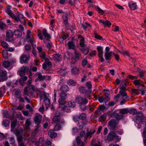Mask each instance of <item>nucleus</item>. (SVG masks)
Here are the masks:
<instances>
[{
	"instance_id": "6e6552de",
	"label": "nucleus",
	"mask_w": 146,
	"mask_h": 146,
	"mask_svg": "<svg viewBox=\"0 0 146 146\" xmlns=\"http://www.w3.org/2000/svg\"><path fill=\"white\" fill-rule=\"evenodd\" d=\"M1 45L7 51L12 52L15 49L12 47H9V45L5 41H3L1 43Z\"/></svg>"
},
{
	"instance_id": "4be33fe9",
	"label": "nucleus",
	"mask_w": 146,
	"mask_h": 146,
	"mask_svg": "<svg viewBox=\"0 0 146 146\" xmlns=\"http://www.w3.org/2000/svg\"><path fill=\"white\" fill-rule=\"evenodd\" d=\"M48 135L51 138H55L57 136V133L52 130H50L49 131Z\"/></svg>"
},
{
	"instance_id": "b1692460",
	"label": "nucleus",
	"mask_w": 146,
	"mask_h": 146,
	"mask_svg": "<svg viewBox=\"0 0 146 146\" xmlns=\"http://www.w3.org/2000/svg\"><path fill=\"white\" fill-rule=\"evenodd\" d=\"M76 141L77 144L78 145L80 146H84V143L82 142L81 140V138L80 136H78L76 139Z\"/></svg>"
},
{
	"instance_id": "0eeeda50",
	"label": "nucleus",
	"mask_w": 146,
	"mask_h": 146,
	"mask_svg": "<svg viewBox=\"0 0 146 146\" xmlns=\"http://www.w3.org/2000/svg\"><path fill=\"white\" fill-rule=\"evenodd\" d=\"M111 116L113 117H115L119 123V121L123 119L124 116L122 115H120L117 113L113 112L112 113Z\"/></svg>"
},
{
	"instance_id": "2eb2a0df",
	"label": "nucleus",
	"mask_w": 146,
	"mask_h": 146,
	"mask_svg": "<svg viewBox=\"0 0 146 146\" xmlns=\"http://www.w3.org/2000/svg\"><path fill=\"white\" fill-rule=\"evenodd\" d=\"M42 34L44 37V38L46 40H48L50 38V36L47 33L46 30L45 29H43Z\"/></svg>"
},
{
	"instance_id": "49530a36",
	"label": "nucleus",
	"mask_w": 146,
	"mask_h": 146,
	"mask_svg": "<svg viewBox=\"0 0 146 146\" xmlns=\"http://www.w3.org/2000/svg\"><path fill=\"white\" fill-rule=\"evenodd\" d=\"M17 125V120H14L11 122V130L13 131V129H14Z\"/></svg>"
},
{
	"instance_id": "8fccbe9b",
	"label": "nucleus",
	"mask_w": 146,
	"mask_h": 146,
	"mask_svg": "<svg viewBox=\"0 0 146 146\" xmlns=\"http://www.w3.org/2000/svg\"><path fill=\"white\" fill-rule=\"evenodd\" d=\"M7 51L5 50L3 51L2 54L3 57L5 59H7L8 58V53L7 52Z\"/></svg>"
},
{
	"instance_id": "5fc2aeb1",
	"label": "nucleus",
	"mask_w": 146,
	"mask_h": 146,
	"mask_svg": "<svg viewBox=\"0 0 146 146\" xmlns=\"http://www.w3.org/2000/svg\"><path fill=\"white\" fill-rule=\"evenodd\" d=\"M40 56L41 58L45 59V60H48V59L46 58V55L45 53L43 52H41L40 54Z\"/></svg>"
},
{
	"instance_id": "a19ab883",
	"label": "nucleus",
	"mask_w": 146,
	"mask_h": 146,
	"mask_svg": "<svg viewBox=\"0 0 146 146\" xmlns=\"http://www.w3.org/2000/svg\"><path fill=\"white\" fill-rule=\"evenodd\" d=\"M68 84L70 86H74L76 84V82L72 79H69L67 81Z\"/></svg>"
},
{
	"instance_id": "5701e85b",
	"label": "nucleus",
	"mask_w": 146,
	"mask_h": 146,
	"mask_svg": "<svg viewBox=\"0 0 146 146\" xmlns=\"http://www.w3.org/2000/svg\"><path fill=\"white\" fill-rule=\"evenodd\" d=\"M36 74L37 76V78L40 81H43L45 79L46 76H42L41 73L37 72Z\"/></svg>"
},
{
	"instance_id": "20e7f679",
	"label": "nucleus",
	"mask_w": 146,
	"mask_h": 146,
	"mask_svg": "<svg viewBox=\"0 0 146 146\" xmlns=\"http://www.w3.org/2000/svg\"><path fill=\"white\" fill-rule=\"evenodd\" d=\"M60 98L59 99L58 102L60 105H63L66 103V99L67 97L66 94L64 93H60Z\"/></svg>"
},
{
	"instance_id": "6ab92c4d",
	"label": "nucleus",
	"mask_w": 146,
	"mask_h": 146,
	"mask_svg": "<svg viewBox=\"0 0 146 146\" xmlns=\"http://www.w3.org/2000/svg\"><path fill=\"white\" fill-rule=\"evenodd\" d=\"M68 14L67 13H64L62 17L63 21L66 25H68Z\"/></svg>"
},
{
	"instance_id": "473e14b6",
	"label": "nucleus",
	"mask_w": 146,
	"mask_h": 146,
	"mask_svg": "<svg viewBox=\"0 0 146 146\" xmlns=\"http://www.w3.org/2000/svg\"><path fill=\"white\" fill-rule=\"evenodd\" d=\"M68 46L69 49H74L75 47L74 44L71 41L69 42L68 43Z\"/></svg>"
},
{
	"instance_id": "603ef678",
	"label": "nucleus",
	"mask_w": 146,
	"mask_h": 146,
	"mask_svg": "<svg viewBox=\"0 0 146 146\" xmlns=\"http://www.w3.org/2000/svg\"><path fill=\"white\" fill-rule=\"evenodd\" d=\"M86 104H80V107L81 110L84 111L86 110L87 107L85 105Z\"/></svg>"
},
{
	"instance_id": "c85d7f7f",
	"label": "nucleus",
	"mask_w": 146,
	"mask_h": 146,
	"mask_svg": "<svg viewBox=\"0 0 146 146\" xmlns=\"http://www.w3.org/2000/svg\"><path fill=\"white\" fill-rule=\"evenodd\" d=\"M31 125V122L29 119H27L25 124V128L26 130H28Z\"/></svg>"
},
{
	"instance_id": "680f3d73",
	"label": "nucleus",
	"mask_w": 146,
	"mask_h": 146,
	"mask_svg": "<svg viewBox=\"0 0 146 146\" xmlns=\"http://www.w3.org/2000/svg\"><path fill=\"white\" fill-rule=\"evenodd\" d=\"M40 144H42L41 146L42 145L45 143V142L44 141V138L42 137L40 138L38 141Z\"/></svg>"
},
{
	"instance_id": "7c9ffc66",
	"label": "nucleus",
	"mask_w": 146,
	"mask_h": 146,
	"mask_svg": "<svg viewBox=\"0 0 146 146\" xmlns=\"http://www.w3.org/2000/svg\"><path fill=\"white\" fill-rule=\"evenodd\" d=\"M36 92L37 96L40 98V100L41 101L42 100L43 94L44 92L39 90L37 91Z\"/></svg>"
},
{
	"instance_id": "ea45409f",
	"label": "nucleus",
	"mask_w": 146,
	"mask_h": 146,
	"mask_svg": "<svg viewBox=\"0 0 146 146\" xmlns=\"http://www.w3.org/2000/svg\"><path fill=\"white\" fill-rule=\"evenodd\" d=\"M74 54L76 58L79 60L81 56V54L79 53L78 51L75 50L74 51Z\"/></svg>"
},
{
	"instance_id": "f8f14e48",
	"label": "nucleus",
	"mask_w": 146,
	"mask_h": 146,
	"mask_svg": "<svg viewBox=\"0 0 146 146\" xmlns=\"http://www.w3.org/2000/svg\"><path fill=\"white\" fill-rule=\"evenodd\" d=\"M52 58L56 61L59 62L61 60L62 56L60 54H55L52 55Z\"/></svg>"
},
{
	"instance_id": "a18cd8bd",
	"label": "nucleus",
	"mask_w": 146,
	"mask_h": 146,
	"mask_svg": "<svg viewBox=\"0 0 146 146\" xmlns=\"http://www.w3.org/2000/svg\"><path fill=\"white\" fill-rule=\"evenodd\" d=\"M3 65L5 68H7L10 66V63L7 61H5L3 62Z\"/></svg>"
},
{
	"instance_id": "f3484780",
	"label": "nucleus",
	"mask_w": 146,
	"mask_h": 146,
	"mask_svg": "<svg viewBox=\"0 0 146 146\" xmlns=\"http://www.w3.org/2000/svg\"><path fill=\"white\" fill-rule=\"evenodd\" d=\"M43 40L47 48L49 50L50 49L52 46V43L49 40H47L45 39H44Z\"/></svg>"
},
{
	"instance_id": "09e8293b",
	"label": "nucleus",
	"mask_w": 146,
	"mask_h": 146,
	"mask_svg": "<svg viewBox=\"0 0 146 146\" xmlns=\"http://www.w3.org/2000/svg\"><path fill=\"white\" fill-rule=\"evenodd\" d=\"M6 12L10 16H14V14L11 11L9 8H7L6 10Z\"/></svg>"
},
{
	"instance_id": "4c0bfd02",
	"label": "nucleus",
	"mask_w": 146,
	"mask_h": 146,
	"mask_svg": "<svg viewBox=\"0 0 146 146\" xmlns=\"http://www.w3.org/2000/svg\"><path fill=\"white\" fill-rule=\"evenodd\" d=\"M61 110L64 112H68L70 111V108L68 106H64L62 108Z\"/></svg>"
},
{
	"instance_id": "ddd939ff",
	"label": "nucleus",
	"mask_w": 146,
	"mask_h": 146,
	"mask_svg": "<svg viewBox=\"0 0 146 146\" xmlns=\"http://www.w3.org/2000/svg\"><path fill=\"white\" fill-rule=\"evenodd\" d=\"M128 82L127 79L123 80L121 81V84L120 86V89L125 90Z\"/></svg>"
},
{
	"instance_id": "9d476101",
	"label": "nucleus",
	"mask_w": 146,
	"mask_h": 146,
	"mask_svg": "<svg viewBox=\"0 0 146 146\" xmlns=\"http://www.w3.org/2000/svg\"><path fill=\"white\" fill-rule=\"evenodd\" d=\"M117 137V135L113 131H111L109 133L107 137L108 140L111 141Z\"/></svg>"
},
{
	"instance_id": "338daca9",
	"label": "nucleus",
	"mask_w": 146,
	"mask_h": 146,
	"mask_svg": "<svg viewBox=\"0 0 146 146\" xmlns=\"http://www.w3.org/2000/svg\"><path fill=\"white\" fill-rule=\"evenodd\" d=\"M59 73L62 76H64L66 74V70L64 69H60L59 70Z\"/></svg>"
},
{
	"instance_id": "aec40b11",
	"label": "nucleus",
	"mask_w": 146,
	"mask_h": 146,
	"mask_svg": "<svg viewBox=\"0 0 146 146\" xmlns=\"http://www.w3.org/2000/svg\"><path fill=\"white\" fill-rule=\"evenodd\" d=\"M98 21L100 23H103L105 26L109 27L111 25L110 22L108 20L104 21L103 20H99Z\"/></svg>"
},
{
	"instance_id": "bb28decb",
	"label": "nucleus",
	"mask_w": 146,
	"mask_h": 146,
	"mask_svg": "<svg viewBox=\"0 0 146 146\" xmlns=\"http://www.w3.org/2000/svg\"><path fill=\"white\" fill-rule=\"evenodd\" d=\"M69 89L68 86L65 85L62 86L60 88V90L64 92H67L68 91Z\"/></svg>"
},
{
	"instance_id": "6e6d98bb",
	"label": "nucleus",
	"mask_w": 146,
	"mask_h": 146,
	"mask_svg": "<svg viewBox=\"0 0 146 146\" xmlns=\"http://www.w3.org/2000/svg\"><path fill=\"white\" fill-rule=\"evenodd\" d=\"M17 137V140L19 143L22 142L23 137L21 135L18 136Z\"/></svg>"
},
{
	"instance_id": "de8ad7c7",
	"label": "nucleus",
	"mask_w": 146,
	"mask_h": 146,
	"mask_svg": "<svg viewBox=\"0 0 146 146\" xmlns=\"http://www.w3.org/2000/svg\"><path fill=\"white\" fill-rule=\"evenodd\" d=\"M14 34L17 36H21L22 35V33L17 29L14 31Z\"/></svg>"
},
{
	"instance_id": "c9c22d12",
	"label": "nucleus",
	"mask_w": 146,
	"mask_h": 146,
	"mask_svg": "<svg viewBox=\"0 0 146 146\" xmlns=\"http://www.w3.org/2000/svg\"><path fill=\"white\" fill-rule=\"evenodd\" d=\"M18 17L19 18V21L22 23V24H24L25 22V20L24 18V16L21 14H19L18 15Z\"/></svg>"
},
{
	"instance_id": "dca6fc26",
	"label": "nucleus",
	"mask_w": 146,
	"mask_h": 146,
	"mask_svg": "<svg viewBox=\"0 0 146 146\" xmlns=\"http://www.w3.org/2000/svg\"><path fill=\"white\" fill-rule=\"evenodd\" d=\"M87 123V121H78L77 125L79 127L80 129H82L84 126Z\"/></svg>"
},
{
	"instance_id": "f257e3e1",
	"label": "nucleus",
	"mask_w": 146,
	"mask_h": 146,
	"mask_svg": "<svg viewBox=\"0 0 146 146\" xmlns=\"http://www.w3.org/2000/svg\"><path fill=\"white\" fill-rule=\"evenodd\" d=\"M118 123H117L116 120L114 119H111L109 121L108 123V128L110 130H116L117 128V125Z\"/></svg>"
},
{
	"instance_id": "13d9d810",
	"label": "nucleus",
	"mask_w": 146,
	"mask_h": 146,
	"mask_svg": "<svg viewBox=\"0 0 146 146\" xmlns=\"http://www.w3.org/2000/svg\"><path fill=\"white\" fill-rule=\"evenodd\" d=\"M10 144H13L15 142V139L13 137H9L8 138Z\"/></svg>"
},
{
	"instance_id": "c756f323",
	"label": "nucleus",
	"mask_w": 146,
	"mask_h": 146,
	"mask_svg": "<svg viewBox=\"0 0 146 146\" xmlns=\"http://www.w3.org/2000/svg\"><path fill=\"white\" fill-rule=\"evenodd\" d=\"M131 93L133 95H138L140 93L139 90L138 89H131Z\"/></svg>"
},
{
	"instance_id": "052dcab7",
	"label": "nucleus",
	"mask_w": 146,
	"mask_h": 146,
	"mask_svg": "<svg viewBox=\"0 0 146 146\" xmlns=\"http://www.w3.org/2000/svg\"><path fill=\"white\" fill-rule=\"evenodd\" d=\"M7 25L3 23H0V29L1 30H3L4 29L6 28Z\"/></svg>"
},
{
	"instance_id": "412c9836",
	"label": "nucleus",
	"mask_w": 146,
	"mask_h": 146,
	"mask_svg": "<svg viewBox=\"0 0 146 146\" xmlns=\"http://www.w3.org/2000/svg\"><path fill=\"white\" fill-rule=\"evenodd\" d=\"M129 7L132 10H134L137 9V5L136 3L130 2L129 4Z\"/></svg>"
},
{
	"instance_id": "f704fd0d",
	"label": "nucleus",
	"mask_w": 146,
	"mask_h": 146,
	"mask_svg": "<svg viewBox=\"0 0 146 146\" xmlns=\"http://www.w3.org/2000/svg\"><path fill=\"white\" fill-rule=\"evenodd\" d=\"M136 114L137 117V119L138 120H139L141 119L143 115L142 113L140 111L138 113L137 112V113H136Z\"/></svg>"
},
{
	"instance_id": "864d4df0",
	"label": "nucleus",
	"mask_w": 146,
	"mask_h": 146,
	"mask_svg": "<svg viewBox=\"0 0 146 146\" xmlns=\"http://www.w3.org/2000/svg\"><path fill=\"white\" fill-rule=\"evenodd\" d=\"M60 125H61L60 123H58L54 127V130L55 131H58L61 128Z\"/></svg>"
},
{
	"instance_id": "72a5a7b5",
	"label": "nucleus",
	"mask_w": 146,
	"mask_h": 146,
	"mask_svg": "<svg viewBox=\"0 0 146 146\" xmlns=\"http://www.w3.org/2000/svg\"><path fill=\"white\" fill-rule=\"evenodd\" d=\"M29 70V68L26 66H23L21 67V70L24 73H28Z\"/></svg>"
},
{
	"instance_id": "f03ea898",
	"label": "nucleus",
	"mask_w": 146,
	"mask_h": 146,
	"mask_svg": "<svg viewBox=\"0 0 146 146\" xmlns=\"http://www.w3.org/2000/svg\"><path fill=\"white\" fill-rule=\"evenodd\" d=\"M76 102L80 104H86L88 103V100L86 98H83L80 96H77L75 98Z\"/></svg>"
},
{
	"instance_id": "79ce46f5",
	"label": "nucleus",
	"mask_w": 146,
	"mask_h": 146,
	"mask_svg": "<svg viewBox=\"0 0 146 146\" xmlns=\"http://www.w3.org/2000/svg\"><path fill=\"white\" fill-rule=\"evenodd\" d=\"M92 90L91 89H88V90H85L84 93L86 96H88L89 98L90 99V95L91 93Z\"/></svg>"
},
{
	"instance_id": "9b49d317",
	"label": "nucleus",
	"mask_w": 146,
	"mask_h": 146,
	"mask_svg": "<svg viewBox=\"0 0 146 146\" xmlns=\"http://www.w3.org/2000/svg\"><path fill=\"white\" fill-rule=\"evenodd\" d=\"M43 96L44 98V101L46 105H48L50 104V102L49 99L48 98L49 97V94L45 92L43 94Z\"/></svg>"
},
{
	"instance_id": "cd10ccee",
	"label": "nucleus",
	"mask_w": 146,
	"mask_h": 146,
	"mask_svg": "<svg viewBox=\"0 0 146 146\" xmlns=\"http://www.w3.org/2000/svg\"><path fill=\"white\" fill-rule=\"evenodd\" d=\"M119 111V113L123 115L126 114L129 112V110L126 108L120 109Z\"/></svg>"
},
{
	"instance_id": "e2e57ef3",
	"label": "nucleus",
	"mask_w": 146,
	"mask_h": 146,
	"mask_svg": "<svg viewBox=\"0 0 146 146\" xmlns=\"http://www.w3.org/2000/svg\"><path fill=\"white\" fill-rule=\"evenodd\" d=\"M51 142L50 141H47L44 144L42 145V146H51Z\"/></svg>"
},
{
	"instance_id": "393cba45",
	"label": "nucleus",
	"mask_w": 146,
	"mask_h": 146,
	"mask_svg": "<svg viewBox=\"0 0 146 146\" xmlns=\"http://www.w3.org/2000/svg\"><path fill=\"white\" fill-rule=\"evenodd\" d=\"M71 72L73 74H76L79 73V70L78 68L76 67H74L72 69Z\"/></svg>"
},
{
	"instance_id": "a211bd4d",
	"label": "nucleus",
	"mask_w": 146,
	"mask_h": 146,
	"mask_svg": "<svg viewBox=\"0 0 146 146\" xmlns=\"http://www.w3.org/2000/svg\"><path fill=\"white\" fill-rule=\"evenodd\" d=\"M112 56V52H105V60L106 61L109 60H110L111 59V57Z\"/></svg>"
},
{
	"instance_id": "7ed1b4c3",
	"label": "nucleus",
	"mask_w": 146,
	"mask_h": 146,
	"mask_svg": "<svg viewBox=\"0 0 146 146\" xmlns=\"http://www.w3.org/2000/svg\"><path fill=\"white\" fill-rule=\"evenodd\" d=\"M52 121L55 123H60L62 125L65 123L64 119L62 118L59 115H55L52 118Z\"/></svg>"
},
{
	"instance_id": "4d7b16f0",
	"label": "nucleus",
	"mask_w": 146,
	"mask_h": 146,
	"mask_svg": "<svg viewBox=\"0 0 146 146\" xmlns=\"http://www.w3.org/2000/svg\"><path fill=\"white\" fill-rule=\"evenodd\" d=\"M86 87L88 88V89H91L92 88V85L91 83L90 82H87L86 83Z\"/></svg>"
},
{
	"instance_id": "1a4fd4ad",
	"label": "nucleus",
	"mask_w": 146,
	"mask_h": 146,
	"mask_svg": "<svg viewBox=\"0 0 146 146\" xmlns=\"http://www.w3.org/2000/svg\"><path fill=\"white\" fill-rule=\"evenodd\" d=\"M14 34L13 32L10 30H9L6 32V36L8 40L11 41H12L14 40L13 38Z\"/></svg>"
},
{
	"instance_id": "69168bd1",
	"label": "nucleus",
	"mask_w": 146,
	"mask_h": 146,
	"mask_svg": "<svg viewBox=\"0 0 146 146\" xmlns=\"http://www.w3.org/2000/svg\"><path fill=\"white\" fill-rule=\"evenodd\" d=\"M48 60H46V64L47 65L48 68H50L52 66V63L51 62L48 61Z\"/></svg>"
},
{
	"instance_id": "4468645a",
	"label": "nucleus",
	"mask_w": 146,
	"mask_h": 146,
	"mask_svg": "<svg viewBox=\"0 0 146 146\" xmlns=\"http://www.w3.org/2000/svg\"><path fill=\"white\" fill-rule=\"evenodd\" d=\"M34 121L35 123L37 124L36 127L35 129V130H36L40 127L39 124L41 122V119L40 117L36 116L34 117Z\"/></svg>"
},
{
	"instance_id": "0e129e2a",
	"label": "nucleus",
	"mask_w": 146,
	"mask_h": 146,
	"mask_svg": "<svg viewBox=\"0 0 146 146\" xmlns=\"http://www.w3.org/2000/svg\"><path fill=\"white\" fill-rule=\"evenodd\" d=\"M137 111L136 110L133 109L129 110L128 113L132 114H135L137 113Z\"/></svg>"
},
{
	"instance_id": "e433bc0d",
	"label": "nucleus",
	"mask_w": 146,
	"mask_h": 146,
	"mask_svg": "<svg viewBox=\"0 0 146 146\" xmlns=\"http://www.w3.org/2000/svg\"><path fill=\"white\" fill-rule=\"evenodd\" d=\"M75 105V103L72 101L69 102L67 104V106L70 108H74Z\"/></svg>"
},
{
	"instance_id": "2f4dec72",
	"label": "nucleus",
	"mask_w": 146,
	"mask_h": 146,
	"mask_svg": "<svg viewBox=\"0 0 146 146\" xmlns=\"http://www.w3.org/2000/svg\"><path fill=\"white\" fill-rule=\"evenodd\" d=\"M81 50L83 53L84 54H87L89 52V48L87 47L86 46H85V47L82 48L81 49Z\"/></svg>"
},
{
	"instance_id": "bf43d9fd",
	"label": "nucleus",
	"mask_w": 146,
	"mask_h": 146,
	"mask_svg": "<svg viewBox=\"0 0 146 146\" xmlns=\"http://www.w3.org/2000/svg\"><path fill=\"white\" fill-rule=\"evenodd\" d=\"M94 37L97 39L101 40L102 38V37L101 36L99 35H98L96 32L94 33Z\"/></svg>"
},
{
	"instance_id": "c03bdc74",
	"label": "nucleus",
	"mask_w": 146,
	"mask_h": 146,
	"mask_svg": "<svg viewBox=\"0 0 146 146\" xmlns=\"http://www.w3.org/2000/svg\"><path fill=\"white\" fill-rule=\"evenodd\" d=\"M118 51L119 53L123 55H126L129 56V53L126 51L122 50L121 51L120 50H118Z\"/></svg>"
},
{
	"instance_id": "3c124183",
	"label": "nucleus",
	"mask_w": 146,
	"mask_h": 146,
	"mask_svg": "<svg viewBox=\"0 0 146 146\" xmlns=\"http://www.w3.org/2000/svg\"><path fill=\"white\" fill-rule=\"evenodd\" d=\"M119 93L122 96H127V93L124 91L125 90L121 89Z\"/></svg>"
},
{
	"instance_id": "39448f33",
	"label": "nucleus",
	"mask_w": 146,
	"mask_h": 146,
	"mask_svg": "<svg viewBox=\"0 0 146 146\" xmlns=\"http://www.w3.org/2000/svg\"><path fill=\"white\" fill-rule=\"evenodd\" d=\"M97 49L98 52V56L101 62L104 61V60L103 58V47L101 46H98L97 47Z\"/></svg>"
},
{
	"instance_id": "37998d69",
	"label": "nucleus",
	"mask_w": 146,
	"mask_h": 146,
	"mask_svg": "<svg viewBox=\"0 0 146 146\" xmlns=\"http://www.w3.org/2000/svg\"><path fill=\"white\" fill-rule=\"evenodd\" d=\"M9 121L8 120L5 119L2 122V124L5 127L8 126L9 124Z\"/></svg>"
},
{
	"instance_id": "a878e982",
	"label": "nucleus",
	"mask_w": 146,
	"mask_h": 146,
	"mask_svg": "<svg viewBox=\"0 0 146 146\" xmlns=\"http://www.w3.org/2000/svg\"><path fill=\"white\" fill-rule=\"evenodd\" d=\"M23 129L19 130V129H15L13 131L14 133L17 136L21 135L23 133Z\"/></svg>"
},
{
	"instance_id": "423d86ee",
	"label": "nucleus",
	"mask_w": 146,
	"mask_h": 146,
	"mask_svg": "<svg viewBox=\"0 0 146 146\" xmlns=\"http://www.w3.org/2000/svg\"><path fill=\"white\" fill-rule=\"evenodd\" d=\"M29 55L23 54L20 57V62L22 64L28 62L29 59Z\"/></svg>"
},
{
	"instance_id": "774afa93",
	"label": "nucleus",
	"mask_w": 146,
	"mask_h": 146,
	"mask_svg": "<svg viewBox=\"0 0 146 146\" xmlns=\"http://www.w3.org/2000/svg\"><path fill=\"white\" fill-rule=\"evenodd\" d=\"M141 123L143 124L146 125V118L143 117L140 119Z\"/></svg>"
},
{
	"instance_id": "58836bf2",
	"label": "nucleus",
	"mask_w": 146,
	"mask_h": 146,
	"mask_svg": "<svg viewBox=\"0 0 146 146\" xmlns=\"http://www.w3.org/2000/svg\"><path fill=\"white\" fill-rule=\"evenodd\" d=\"M78 117L80 120L83 121L86 119V115L85 113H82L78 116Z\"/></svg>"
}]
</instances>
